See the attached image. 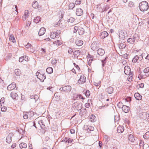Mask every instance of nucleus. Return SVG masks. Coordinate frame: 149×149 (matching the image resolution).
Returning a JSON list of instances; mask_svg holds the SVG:
<instances>
[{
    "mask_svg": "<svg viewBox=\"0 0 149 149\" xmlns=\"http://www.w3.org/2000/svg\"><path fill=\"white\" fill-rule=\"evenodd\" d=\"M126 100L127 102H130L131 101V98L130 97H127Z\"/></svg>",
    "mask_w": 149,
    "mask_h": 149,
    "instance_id": "338daca9",
    "label": "nucleus"
},
{
    "mask_svg": "<svg viewBox=\"0 0 149 149\" xmlns=\"http://www.w3.org/2000/svg\"><path fill=\"white\" fill-rule=\"evenodd\" d=\"M32 6L33 8L35 9H38L40 7L38 2L36 1H34L32 3Z\"/></svg>",
    "mask_w": 149,
    "mask_h": 149,
    "instance_id": "4468645a",
    "label": "nucleus"
},
{
    "mask_svg": "<svg viewBox=\"0 0 149 149\" xmlns=\"http://www.w3.org/2000/svg\"><path fill=\"white\" fill-rule=\"evenodd\" d=\"M128 139L129 141L132 142H134L135 141V139L134 136L132 134H130L129 135Z\"/></svg>",
    "mask_w": 149,
    "mask_h": 149,
    "instance_id": "393cba45",
    "label": "nucleus"
},
{
    "mask_svg": "<svg viewBox=\"0 0 149 149\" xmlns=\"http://www.w3.org/2000/svg\"><path fill=\"white\" fill-rule=\"evenodd\" d=\"M74 66L76 67L77 70H80V68H79V67L78 65H76L75 63H74Z\"/></svg>",
    "mask_w": 149,
    "mask_h": 149,
    "instance_id": "0e129e2a",
    "label": "nucleus"
},
{
    "mask_svg": "<svg viewBox=\"0 0 149 149\" xmlns=\"http://www.w3.org/2000/svg\"><path fill=\"white\" fill-rule=\"evenodd\" d=\"M83 92L85 94L86 96L87 97H88L90 94V91L88 90L84 89Z\"/></svg>",
    "mask_w": 149,
    "mask_h": 149,
    "instance_id": "a878e982",
    "label": "nucleus"
},
{
    "mask_svg": "<svg viewBox=\"0 0 149 149\" xmlns=\"http://www.w3.org/2000/svg\"><path fill=\"white\" fill-rule=\"evenodd\" d=\"M104 140H105V141L108 142L109 140V138L108 136H105L104 138Z\"/></svg>",
    "mask_w": 149,
    "mask_h": 149,
    "instance_id": "864d4df0",
    "label": "nucleus"
},
{
    "mask_svg": "<svg viewBox=\"0 0 149 149\" xmlns=\"http://www.w3.org/2000/svg\"><path fill=\"white\" fill-rule=\"evenodd\" d=\"M9 38L10 41L13 43L16 42V40L14 36L11 34L9 36Z\"/></svg>",
    "mask_w": 149,
    "mask_h": 149,
    "instance_id": "b1692460",
    "label": "nucleus"
},
{
    "mask_svg": "<svg viewBox=\"0 0 149 149\" xmlns=\"http://www.w3.org/2000/svg\"><path fill=\"white\" fill-rule=\"evenodd\" d=\"M24 59V56H21L19 58V62H22L23 61Z\"/></svg>",
    "mask_w": 149,
    "mask_h": 149,
    "instance_id": "5fc2aeb1",
    "label": "nucleus"
},
{
    "mask_svg": "<svg viewBox=\"0 0 149 149\" xmlns=\"http://www.w3.org/2000/svg\"><path fill=\"white\" fill-rule=\"evenodd\" d=\"M139 8L141 11H146L149 8L148 3L146 1H142L139 4Z\"/></svg>",
    "mask_w": 149,
    "mask_h": 149,
    "instance_id": "f257e3e1",
    "label": "nucleus"
},
{
    "mask_svg": "<svg viewBox=\"0 0 149 149\" xmlns=\"http://www.w3.org/2000/svg\"><path fill=\"white\" fill-rule=\"evenodd\" d=\"M89 118L91 121L92 122H95L96 120L95 116L93 115H91L90 117H89Z\"/></svg>",
    "mask_w": 149,
    "mask_h": 149,
    "instance_id": "c85d7f7f",
    "label": "nucleus"
},
{
    "mask_svg": "<svg viewBox=\"0 0 149 149\" xmlns=\"http://www.w3.org/2000/svg\"><path fill=\"white\" fill-rule=\"evenodd\" d=\"M91 48L93 51L95 50L97 48V43L95 42H93L91 45Z\"/></svg>",
    "mask_w": 149,
    "mask_h": 149,
    "instance_id": "aec40b11",
    "label": "nucleus"
},
{
    "mask_svg": "<svg viewBox=\"0 0 149 149\" xmlns=\"http://www.w3.org/2000/svg\"><path fill=\"white\" fill-rule=\"evenodd\" d=\"M78 33L79 35H82L84 33V29L81 28H79L78 30Z\"/></svg>",
    "mask_w": 149,
    "mask_h": 149,
    "instance_id": "cd10ccee",
    "label": "nucleus"
},
{
    "mask_svg": "<svg viewBox=\"0 0 149 149\" xmlns=\"http://www.w3.org/2000/svg\"><path fill=\"white\" fill-rule=\"evenodd\" d=\"M31 24V22L30 21H27L26 22V26H29Z\"/></svg>",
    "mask_w": 149,
    "mask_h": 149,
    "instance_id": "69168bd1",
    "label": "nucleus"
},
{
    "mask_svg": "<svg viewBox=\"0 0 149 149\" xmlns=\"http://www.w3.org/2000/svg\"><path fill=\"white\" fill-rule=\"evenodd\" d=\"M31 45L29 43H28L26 45H25V47L27 48H29L31 47Z\"/></svg>",
    "mask_w": 149,
    "mask_h": 149,
    "instance_id": "4d7b16f0",
    "label": "nucleus"
},
{
    "mask_svg": "<svg viewBox=\"0 0 149 149\" xmlns=\"http://www.w3.org/2000/svg\"><path fill=\"white\" fill-rule=\"evenodd\" d=\"M72 141V139L70 138H69L68 139V142H67L68 143H71Z\"/></svg>",
    "mask_w": 149,
    "mask_h": 149,
    "instance_id": "774afa93",
    "label": "nucleus"
},
{
    "mask_svg": "<svg viewBox=\"0 0 149 149\" xmlns=\"http://www.w3.org/2000/svg\"><path fill=\"white\" fill-rule=\"evenodd\" d=\"M56 36V32H52L51 33L50 37L52 38H54Z\"/></svg>",
    "mask_w": 149,
    "mask_h": 149,
    "instance_id": "72a5a7b5",
    "label": "nucleus"
},
{
    "mask_svg": "<svg viewBox=\"0 0 149 149\" xmlns=\"http://www.w3.org/2000/svg\"><path fill=\"white\" fill-rule=\"evenodd\" d=\"M63 13L62 12L60 11L59 13V15L58 16L59 17L60 19H62L63 18Z\"/></svg>",
    "mask_w": 149,
    "mask_h": 149,
    "instance_id": "8fccbe9b",
    "label": "nucleus"
},
{
    "mask_svg": "<svg viewBox=\"0 0 149 149\" xmlns=\"http://www.w3.org/2000/svg\"><path fill=\"white\" fill-rule=\"evenodd\" d=\"M134 96L137 100H140L141 99L142 96L138 93H136L134 95Z\"/></svg>",
    "mask_w": 149,
    "mask_h": 149,
    "instance_id": "412c9836",
    "label": "nucleus"
},
{
    "mask_svg": "<svg viewBox=\"0 0 149 149\" xmlns=\"http://www.w3.org/2000/svg\"><path fill=\"white\" fill-rule=\"evenodd\" d=\"M113 91V88L111 87H109L107 88V92L109 94L112 93Z\"/></svg>",
    "mask_w": 149,
    "mask_h": 149,
    "instance_id": "c756f323",
    "label": "nucleus"
},
{
    "mask_svg": "<svg viewBox=\"0 0 149 149\" xmlns=\"http://www.w3.org/2000/svg\"><path fill=\"white\" fill-rule=\"evenodd\" d=\"M122 109L124 112L125 113H128L130 110V107L124 105L122 107Z\"/></svg>",
    "mask_w": 149,
    "mask_h": 149,
    "instance_id": "f8f14e48",
    "label": "nucleus"
},
{
    "mask_svg": "<svg viewBox=\"0 0 149 149\" xmlns=\"http://www.w3.org/2000/svg\"><path fill=\"white\" fill-rule=\"evenodd\" d=\"M97 53L100 56H102L104 54L105 52L103 49L101 48H100L98 49L97 51Z\"/></svg>",
    "mask_w": 149,
    "mask_h": 149,
    "instance_id": "a211bd4d",
    "label": "nucleus"
},
{
    "mask_svg": "<svg viewBox=\"0 0 149 149\" xmlns=\"http://www.w3.org/2000/svg\"><path fill=\"white\" fill-rule=\"evenodd\" d=\"M78 97H79V99H81L82 100H84V97L80 94H77L76 95V98H77Z\"/></svg>",
    "mask_w": 149,
    "mask_h": 149,
    "instance_id": "49530a36",
    "label": "nucleus"
},
{
    "mask_svg": "<svg viewBox=\"0 0 149 149\" xmlns=\"http://www.w3.org/2000/svg\"><path fill=\"white\" fill-rule=\"evenodd\" d=\"M57 63L56 60L55 58H52L51 59V63L52 64L55 65Z\"/></svg>",
    "mask_w": 149,
    "mask_h": 149,
    "instance_id": "79ce46f5",
    "label": "nucleus"
},
{
    "mask_svg": "<svg viewBox=\"0 0 149 149\" xmlns=\"http://www.w3.org/2000/svg\"><path fill=\"white\" fill-rule=\"evenodd\" d=\"M38 123L40 125L41 128L43 129L45 127V125L44 124V122L42 120H39L38 121Z\"/></svg>",
    "mask_w": 149,
    "mask_h": 149,
    "instance_id": "bb28decb",
    "label": "nucleus"
},
{
    "mask_svg": "<svg viewBox=\"0 0 149 149\" xmlns=\"http://www.w3.org/2000/svg\"><path fill=\"white\" fill-rule=\"evenodd\" d=\"M82 110L83 111V112L82 113V115L85 114L86 113L87 111L86 110V109L85 108L83 109Z\"/></svg>",
    "mask_w": 149,
    "mask_h": 149,
    "instance_id": "680f3d73",
    "label": "nucleus"
},
{
    "mask_svg": "<svg viewBox=\"0 0 149 149\" xmlns=\"http://www.w3.org/2000/svg\"><path fill=\"white\" fill-rule=\"evenodd\" d=\"M16 86V84L15 82H13L8 86L7 89L8 90H12L14 89Z\"/></svg>",
    "mask_w": 149,
    "mask_h": 149,
    "instance_id": "6e6552de",
    "label": "nucleus"
},
{
    "mask_svg": "<svg viewBox=\"0 0 149 149\" xmlns=\"http://www.w3.org/2000/svg\"><path fill=\"white\" fill-rule=\"evenodd\" d=\"M46 72L49 74H51L53 72V69L51 67H49L46 69Z\"/></svg>",
    "mask_w": 149,
    "mask_h": 149,
    "instance_id": "7c9ffc66",
    "label": "nucleus"
},
{
    "mask_svg": "<svg viewBox=\"0 0 149 149\" xmlns=\"http://www.w3.org/2000/svg\"><path fill=\"white\" fill-rule=\"evenodd\" d=\"M87 131L89 132L91 131H93L94 130V128L93 127L91 126H89L88 127V129H87Z\"/></svg>",
    "mask_w": 149,
    "mask_h": 149,
    "instance_id": "58836bf2",
    "label": "nucleus"
},
{
    "mask_svg": "<svg viewBox=\"0 0 149 149\" xmlns=\"http://www.w3.org/2000/svg\"><path fill=\"white\" fill-rule=\"evenodd\" d=\"M36 76L42 82H43L46 78V76H45V75H36Z\"/></svg>",
    "mask_w": 149,
    "mask_h": 149,
    "instance_id": "6ab92c4d",
    "label": "nucleus"
},
{
    "mask_svg": "<svg viewBox=\"0 0 149 149\" xmlns=\"http://www.w3.org/2000/svg\"><path fill=\"white\" fill-rule=\"evenodd\" d=\"M10 96L13 99L15 100H17L18 99V95L16 93L12 92L10 94Z\"/></svg>",
    "mask_w": 149,
    "mask_h": 149,
    "instance_id": "9b49d317",
    "label": "nucleus"
},
{
    "mask_svg": "<svg viewBox=\"0 0 149 149\" xmlns=\"http://www.w3.org/2000/svg\"><path fill=\"white\" fill-rule=\"evenodd\" d=\"M15 73L16 74H21V72L19 69H16L15 70Z\"/></svg>",
    "mask_w": 149,
    "mask_h": 149,
    "instance_id": "a19ab883",
    "label": "nucleus"
},
{
    "mask_svg": "<svg viewBox=\"0 0 149 149\" xmlns=\"http://www.w3.org/2000/svg\"><path fill=\"white\" fill-rule=\"evenodd\" d=\"M129 75V76L127 78V79L130 82L132 81V80L133 78V75Z\"/></svg>",
    "mask_w": 149,
    "mask_h": 149,
    "instance_id": "ea45409f",
    "label": "nucleus"
},
{
    "mask_svg": "<svg viewBox=\"0 0 149 149\" xmlns=\"http://www.w3.org/2000/svg\"><path fill=\"white\" fill-rule=\"evenodd\" d=\"M45 31L46 29L45 28L42 27L41 28L38 32L39 36H41L44 35L45 32Z\"/></svg>",
    "mask_w": 149,
    "mask_h": 149,
    "instance_id": "2eb2a0df",
    "label": "nucleus"
},
{
    "mask_svg": "<svg viewBox=\"0 0 149 149\" xmlns=\"http://www.w3.org/2000/svg\"><path fill=\"white\" fill-rule=\"evenodd\" d=\"M59 22H54L53 24V26L55 27H56L59 25Z\"/></svg>",
    "mask_w": 149,
    "mask_h": 149,
    "instance_id": "603ef678",
    "label": "nucleus"
},
{
    "mask_svg": "<svg viewBox=\"0 0 149 149\" xmlns=\"http://www.w3.org/2000/svg\"><path fill=\"white\" fill-rule=\"evenodd\" d=\"M127 42L130 44H133L134 42V40L132 38H129L127 39Z\"/></svg>",
    "mask_w": 149,
    "mask_h": 149,
    "instance_id": "e433bc0d",
    "label": "nucleus"
},
{
    "mask_svg": "<svg viewBox=\"0 0 149 149\" xmlns=\"http://www.w3.org/2000/svg\"><path fill=\"white\" fill-rule=\"evenodd\" d=\"M41 20V18L39 16H37L33 20V21L36 23H38Z\"/></svg>",
    "mask_w": 149,
    "mask_h": 149,
    "instance_id": "473e14b6",
    "label": "nucleus"
},
{
    "mask_svg": "<svg viewBox=\"0 0 149 149\" xmlns=\"http://www.w3.org/2000/svg\"><path fill=\"white\" fill-rule=\"evenodd\" d=\"M81 52L79 50H76L74 51L73 52V54L75 57H77L79 56Z\"/></svg>",
    "mask_w": 149,
    "mask_h": 149,
    "instance_id": "dca6fc26",
    "label": "nucleus"
},
{
    "mask_svg": "<svg viewBox=\"0 0 149 149\" xmlns=\"http://www.w3.org/2000/svg\"><path fill=\"white\" fill-rule=\"evenodd\" d=\"M108 35V34L106 31H104L101 32L100 34V37L102 39H104L107 37Z\"/></svg>",
    "mask_w": 149,
    "mask_h": 149,
    "instance_id": "1a4fd4ad",
    "label": "nucleus"
},
{
    "mask_svg": "<svg viewBox=\"0 0 149 149\" xmlns=\"http://www.w3.org/2000/svg\"><path fill=\"white\" fill-rule=\"evenodd\" d=\"M72 89L71 86L69 85L65 86L63 87L60 88L59 90L60 91H63L64 92L69 93Z\"/></svg>",
    "mask_w": 149,
    "mask_h": 149,
    "instance_id": "7ed1b4c3",
    "label": "nucleus"
},
{
    "mask_svg": "<svg viewBox=\"0 0 149 149\" xmlns=\"http://www.w3.org/2000/svg\"><path fill=\"white\" fill-rule=\"evenodd\" d=\"M7 109V108L6 107H3L1 108V111H5Z\"/></svg>",
    "mask_w": 149,
    "mask_h": 149,
    "instance_id": "bf43d9fd",
    "label": "nucleus"
},
{
    "mask_svg": "<svg viewBox=\"0 0 149 149\" xmlns=\"http://www.w3.org/2000/svg\"><path fill=\"white\" fill-rule=\"evenodd\" d=\"M29 11L28 10H25L24 13L22 16V19L23 21L26 20L29 17Z\"/></svg>",
    "mask_w": 149,
    "mask_h": 149,
    "instance_id": "0eeeda50",
    "label": "nucleus"
},
{
    "mask_svg": "<svg viewBox=\"0 0 149 149\" xmlns=\"http://www.w3.org/2000/svg\"><path fill=\"white\" fill-rule=\"evenodd\" d=\"M61 142H63L65 143H67L68 142V139L66 138H63Z\"/></svg>",
    "mask_w": 149,
    "mask_h": 149,
    "instance_id": "052dcab7",
    "label": "nucleus"
},
{
    "mask_svg": "<svg viewBox=\"0 0 149 149\" xmlns=\"http://www.w3.org/2000/svg\"><path fill=\"white\" fill-rule=\"evenodd\" d=\"M30 98L31 99H34L35 101L36 102V99L38 98V96L37 95H32L30 96Z\"/></svg>",
    "mask_w": 149,
    "mask_h": 149,
    "instance_id": "37998d69",
    "label": "nucleus"
},
{
    "mask_svg": "<svg viewBox=\"0 0 149 149\" xmlns=\"http://www.w3.org/2000/svg\"><path fill=\"white\" fill-rule=\"evenodd\" d=\"M82 103L77 102H74L72 104V107L76 108L77 110H80L82 108Z\"/></svg>",
    "mask_w": 149,
    "mask_h": 149,
    "instance_id": "20e7f679",
    "label": "nucleus"
},
{
    "mask_svg": "<svg viewBox=\"0 0 149 149\" xmlns=\"http://www.w3.org/2000/svg\"><path fill=\"white\" fill-rule=\"evenodd\" d=\"M61 43V42L59 40H56L53 42L54 46L56 47H57L60 46Z\"/></svg>",
    "mask_w": 149,
    "mask_h": 149,
    "instance_id": "ddd939ff",
    "label": "nucleus"
},
{
    "mask_svg": "<svg viewBox=\"0 0 149 149\" xmlns=\"http://www.w3.org/2000/svg\"><path fill=\"white\" fill-rule=\"evenodd\" d=\"M89 100H88V103H86L85 104V106L86 107L88 108L90 106V104L88 103L89 102Z\"/></svg>",
    "mask_w": 149,
    "mask_h": 149,
    "instance_id": "e2e57ef3",
    "label": "nucleus"
},
{
    "mask_svg": "<svg viewBox=\"0 0 149 149\" xmlns=\"http://www.w3.org/2000/svg\"><path fill=\"white\" fill-rule=\"evenodd\" d=\"M71 71L73 72L74 74H79L80 73V71L78 70H76L74 69H73L71 70Z\"/></svg>",
    "mask_w": 149,
    "mask_h": 149,
    "instance_id": "c9c22d12",
    "label": "nucleus"
},
{
    "mask_svg": "<svg viewBox=\"0 0 149 149\" xmlns=\"http://www.w3.org/2000/svg\"><path fill=\"white\" fill-rule=\"evenodd\" d=\"M124 72L125 74H131L133 73L131 71V70L130 66H126L124 68Z\"/></svg>",
    "mask_w": 149,
    "mask_h": 149,
    "instance_id": "39448f33",
    "label": "nucleus"
},
{
    "mask_svg": "<svg viewBox=\"0 0 149 149\" xmlns=\"http://www.w3.org/2000/svg\"><path fill=\"white\" fill-rule=\"evenodd\" d=\"M124 106V105H123V103L121 102H119L117 104V106L119 108L122 109V107Z\"/></svg>",
    "mask_w": 149,
    "mask_h": 149,
    "instance_id": "a18cd8bd",
    "label": "nucleus"
},
{
    "mask_svg": "<svg viewBox=\"0 0 149 149\" xmlns=\"http://www.w3.org/2000/svg\"><path fill=\"white\" fill-rule=\"evenodd\" d=\"M84 75H81L80 78L78 81V83L80 84H82L86 81V77Z\"/></svg>",
    "mask_w": 149,
    "mask_h": 149,
    "instance_id": "423d86ee",
    "label": "nucleus"
},
{
    "mask_svg": "<svg viewBox=\"0 0 149 149\" xmlns=\"http://www.w3.org/2000/svg\"><path fill=\"white\" fill-rule=\"evenodd\" d=\"M27 146V144L26 143H22L19 145V147L20 148H26Z\"/></svg>",
    "mask_w": 149,
    "mask_h": 149,
    "instance_id": "2f4dec72",
    "label": "nucleus"
},
{
    "mask_svg": "<svg viewBox=\"0 0 149 149\" xmlns=\"http://www.w3.org/2000/svg\"><path fill=\"white\" fill-rule=\"evenodd\" d=\"M139 116L140 119L143 120L149 121V114L146 112H142L139 113Z\"/></svg>",
    "mask_w": 149,
    "mask_h": 149,
    "instance_id": "f03ea898",
    "label": "nucleus"
},
{
    "mask_svg": "<svg viewBox=\"0 0 149 149\" xmlns=\"http://www.w3.org/2000/svg\"><path fill=\"white\" fill-rule=\"evenodd\" d=\"M12 9L14 10H15L17 12V14L18 13V12L17 11V7L16 5L14 6H13Z\"/></svg>",
    "mask_w": 149,
    "mask_h": 149,
    "instance_id": "3c124183",
    "label": "nucleus"
},
{
    "mask_svg": "<svg viewBox=\"0 0 149 149\" xmlns=\"http://www.w3.org/2000/svg\"><path fill=\"white\" fill-rule=\"evenodd\" d=\"M75 6V4L74 3H70L69 5V9H72Z\"/></svg>",
    "mask_w": 149,
    "mask_h": 149,
    "instance_id": "f704fd0d",
    "label": "nucleus"
},
{
    "mask_svg": "<svg viewBox=\"0 0 149 149\" xmlns=\"http://www.w3.org/2000/svg\"><path fill=\"white\" fill-rule=\"evenodd\" d=\"M83 10L80 8H78L76 10V14L78 16H80L82 15Z\"/></svg>",
    "mask_w": 149,
    "mask_h": 149,
    "instance_id": "f3484780",
    "label": "nucleus"
},
{
    "mask_svg": "<svg viewBox=\"0 0 149 149\" xmlns=\"http://www.w3.org/2000/svg\"><path fill=\"white\" fill-rule=\"evenodd\" d=\"M124 130V128L122 126H119L117 127V132L119 133H122Z\"/></svg>",
    "mask_w": 149,
    "mask_h": 149,
    "instance_id": "5701e85b",
    "label": "nucleus"
},
{
    "mask_svg": "<svg viewBox=\"0 0 149 149\" xmlns=\"http://www.w3.org/2000/svg\"><path fill=\"white\" fill-rule=\"evenodd\" d=\"M12 136L13 134L10 133L7 136L6 139V141L7 143H9L11 142L12 141Z\"/></svg>",
    "mask_w": 149,
    "mask_h": 149,
    "instance_id": "9d476101",
    "label": "nucleus"
},
{
    "mask_svg": "<svg viewBox=\"0 0 149 149\" xmlns=\"http://www.w3.org/2000/svg\"><path fill=\"white\" fill-rule=\"evenodd\" d=\"M143 72L145 74H148L149 73V67L146 68L143 70Z\"/></svg>",
    "mask_w": 149,
    "mask_h": 149,
    "instance_id": "c03bdc74",
    "label": "nucleus"
},
{
    "mask_svg": "<svg viewBox=\"0 0 149 149\" xmlns=\"http://www.w3.org/2000/svg\"><path fill=\"white\" fill-rule=\"evenodd\" d=\"M139 58L138 56H136L133 59L132 61L133 63H136L138 61Z\"/></svg>",
    "mask_w": 149,
    "mask_h": 149,
    "instance_id": "4c0bfd02",
    "label": "nucleus"
},
{
    "mask_svg": "<svg viewBox=\"0 0 149 149\" xmlns=\"http://www.w3.org/2000/svg\"><path fill=\"white\" fill-rule=\"evenodd\" d=\"M83 41L82 40H77L75 41L76 45L78 46H80L83 44Z\"/></svg>",
    "mask_w": 149,
    "mask_h": 149,
    "instance_id": "4be33fe9",
    "label": "nucleus"
},
{
    "mask_svg": "<svg viewBox=\"0 0 149 149\" xmlns=\"http://www.w3.org/2000/svg\"><path fill=\"white\" fill-rule=\"evenodd\" d=\"M74 20L75 19L73 18L72 17H70L68 19V21L70 23H72L74 21Z\"/></svg>",
    "mask_w": 149,
    "mask_h": 149,
    "instance_id": "09e8293b",
    "label": "nucleus"
},
{
    "mask_svg": "<svg viewBox=\"0 0 149 149\" xmlns=\"http://www.w3.org/2000/svg\"><path fill=\"white\" fill-rule=\"evenodd\" d=\"M81 1L82 0H76L75 3L77 5H79L81 3Z\"/></svg>",
    "mask_w": 149,
    "mask_h": 149,
    "instance_id": "de8ad7c7",
    "label": "nucleus"
},
{
    "mask_svg": "<svg viewBox=\"0 0 149 149\" xmlns=\"http://www.w3.org/2000/svg\"><path fill=\"white\" fill-rule=\"evenodd\" d=\"M79 29V28H78V27L76 26H74V33H76L77 31H78V30Z\"/></svg>",
    "mask_w": 149,
    "mask_h": 149,
    "instance_id": "6e6d98bb",
    "label": "nucleus"
},
{
    "mask_svg": "<svg viewBox=\"0 0 149 149\" xmlns=\"http://www.w3.org/2000/svg\"><path fill=\"white\" fill-rule=\"evenodd\" d=\"M73 52V49L72 48H70L68 50V52L69 54H71Z\"/></svg>",
    "mask_w": 149,
    "mask_h": 149,
    "instance_id": "13d9d810",
    "label": "nucleus"
}]
</instances>
